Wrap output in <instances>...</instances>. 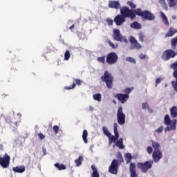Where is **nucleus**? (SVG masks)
Returning <instances> with one entry per match:
<instances>
[{"instance_id":"nucleus-7","label":"nucleus","mask_w":177,"mask_h":177,"mask_svg":"<svg viewBox=\"0 0 177 177\" xmlns=\"http://www.w3.org/2000/svg\"><path fill=\"white\" fill-rule=\"evenodd\" d=\"M113 38L114 41H118V42H128L127 37L121 34V32L118 29H113Z\"/></svg>"},{"instance_id":"nucleus-18","label":"nucleus","mask_w":177,"mask_h":177,"mask_svg":"<svg viewBox=\"0 0 177 177\" xmlns=\"http://www.w3.org/2000/svg\"><path fill=\"white\" fill-rule=\"evenodd\" d=\"M170 115L171 118H176L177 117V106H173L171 109H170Z\"/></svg>"},{"instance_id":"nucleus-31","label":"nucleus","mask_w":177,"mask_h":177,"mask_svg":"<svg viewBox=\"0 0 177 177\" xmlns=\"http://www.w3.org/2000/svg\"><path fill=\"white\" fill-rule=\"evenodd\" d=\"M167 3L169 8H174L177 5L176 0H167Z\"/></svg>"},{"instance_id":"nucleus-21","label":"nucleus","mask_w":177,"mask_h":177,"mask_svg":"<svg viewBox=\"0 0 177 177\" xmlns=\"http://www.w3.org/2000/svg\"><path fill=\"white\" fill-rule=\"evenodd\" d=\"M130 27L134 28V30H140L142 28V24L136 21L131 24Z\"/></svg>"},{"instance_id":"nucleus-12","label":"nucleus","mask_w":177,"mask_h":177,"mask_svg":"<svg viewBox=\"0 0 177 177\" xmlns=\"http://www.w3.org/2000/svg\"><path fill=\"white\" fill-rule=\"evenodd\" d=\"M129 42L131 44V49H142V45L138 42V40L133 36L130 37Z\"/></svg>"},{"instance_id":"nucleus-9","label":"nucleus","mask_w":177,"mask_h":177,"mask_svg":"<svg viewBox=\"0 0 177 177\" xmlns=\"http://www.w3.org/2000/svg\"><path fill=\"white\" fill-rule=\"evenodd\" d=\"M176 56V53L172 49L166 50L161 55V59L165 62L169 60V59L174 58Z\"/></svg>"},{"instance_id":"nucleus-17","label":"nucleus","mask_w":177,"mask_h":177,"mask_svg":"<svg viewBox=\"0 0 177 177\" xmlns=\"http://www.w3.org/2000/svg\"><path fill=\"white\" fill-rule=\"evenodd\" d=\"M12 171L14 172H17V174H23L26 171V167L24 166H17L12 168Z\"/></svg>"},{"instance_id":"nucleus-30","label":"nucleus","mask_w":177,"mask_h":177,"mask_svg":"<svg viewBox=\"0 0 177 177\" xmlns=\"http://www.w3.org/2000/svg\"><path fill=\"white\" fill-rule=\"evenodd\" d=\"M171 45L172 49H174V50L176 49V46H177V36L171 39Z\"/></svg>"},{"instance_id":"nucleus-44","label":"nucleus","mask_w":177,"mask_h":177,"mask_svg":"<svg viewBox=\"0 0 177 177\" xmlns=\"http://www.w3.org/2000/svg\"><path fill=\"white\" fill-rule=\"evenodd\" d=\"M138 37L139 41H140V42H143V41H145V35H143V33L138 34Z\"/></svg>"},{"instance_id":"nucleus-28","label":"nucleus","mask_w":177,"mask_h":177,"mask_svg":"<svg viewBox=\"0 0 177 177\" xmlns=\"http://www.w3.org/2000/svg\"><path fill=\"white\" fill-rule=\"evenodd\" d=\"M82 139L84 143H88V131L84 130L82 133Z\"/></svg>"},{"instance_id":"nucleus-37","label":"nucleus","mask_w":177,"mask_h":177,"mask_svg":"<svg viewBox=\"0 0 177 177\" xmlns=\"http://www.w3.org/2000/svg\"><path fill=\"white\" fill-rule=\"evenodd\" d=\"M107 44H109L112 49H117V48H118V44H114V43L111 42L109 39L107 40Z\"/></svg>"},{"instance_id":"nucleus-26","label":"nucleus","mask_w":177,"mask_h":177,"mask_svg":"<svg viewBox=\"0 0 177 177\" xmlns=\"http://www.w3.org/2000/svg\"><path fill=\"white\" fill-rule=\"evenodd\" d=\"M164 122L165 125H171L172 124V121H171V118H169V115H165Z\"/></svg>"},{"instance_id":"nucleus-23","label":"nucleus","mask_w":177,"mask_h":177,"mask_svg":"<svg viewBox=\"0 0 177 177\" xmlns=\"http://www.w3.org/2000/svg\"><path fill=\"white\" fill-rule=\"evenodd\" d=\"M117 147H119V149H123L125 148V146H124V141L122 138H120L117 142H116Z\"/></svg>"},{"instance_id":"nucleus-40","label":"nucleus","mask_w":177,"mask_h":177,"mask_svg":"<svg viewBox=\"0 0 177 177\" xmlns=\"http://www.w3.org/2000/svg\"><path fill=\"white\" fill-rule=\"evenodd\" d=\"M71 57V54H70V51L67 50L64 53V60H68Z\"/></svg>"},{"instance_id":"nucleus-15","label":"nucleus","mask_w":177,"mask_h":177,"mask_svg":"<svg viewBox=\"0 0 177 177\" xmlns=\"http://www.w3.org/2000/svg\"><path fill=\"white\" fill-rule=\"evenodd\" d=\"M109 6L111 9H121V4L118 1H109Z\"/></svg>"},{"instance_id":"nucleus-54","label":"nucleus","mask_w":177,"mask_h":177,"mask_svg":"<svg viewBox=\"0 0 177 177\" xmlns=\"http://www.w3.org/2000/svg\"><path fill=\"white\" fill-rule=\"evenodd\" d=\"M114 133H115V137L116 139H118V138H120V134L118 133V131H114Z\"/></svg>"},{"instance_id":"nucleus-27","label":"nucleus","mask_w":177,"mask_h":177,"mask_svg":"<svg viewBox=\"0 0 177 177\" xmlns=\"http://www.w3.org/2000/svg\"><path fill=\"white\" fill-rule=\"evenodd\" d=\"M124 158L126 160L127 164H129L132 161V155L129 153H125Z\"/></svg>"},{"instance_id":"nucleus-14","label":"nucleus","mask_w":177,"mask_h":177,"mask_svg":"<svg viewBox=\"0 0 177 177\" xmlns=\"http://www.w3.org/2000/svg\"><path fill=\"white\" fill-rule=\"evenodd\" d=\"M152 158L154 162H158L162 158V152L160 150H154L152 153Z\"/></svg>"},{"instance_id":"nucleus-45","label":"nucleus","mask_w":177,"mask_h":177,"mask_svg":"<svg viewBox=\"0 0 177 177\" xmlns=\"http://www.w3.org/2000/svg\"><path fill=\"white\" fill-rule=\"evenodd\" d=\"M170 68L172 69V70H177V62H174L173 64H171L170 65Z\"/></svg>"},{"instance_id":"nucleus-51","label":"nucleus","mask_w":177,"mask_h":177,"mask_svg":"<svg viewBox=\"0 0 177 177\" xmlns=\"http://www.w3.org/2000/svg\"><path fill=\"white\" fill-rule=\"evenodd\" d=\"M38 136L41 140H42V139H45V135H44V133H39L38 134Z\"/></svg>"},{"instance_id":"nucleus-61","label":"nucleus","mask_w":177,"mask_h":177,"mask_svg":"<svg viewBox=\"0 0 177 177\" xmlns=\"http://www.w3.org/2000/svg\"><path fill=\"white\" fill-rule=\"evenodd\" d=\"M75 27V26L73 24L71 27H69V30H71V31H73V28H74Z\"/></svg>"},{"instance_id":"nucleus-55","label":"nucleus","mask_w":177,"mask_h":177,"mask_svg":"<svg viewBox=\"0 0 177 177\" xmlns=\"http://www.w3.org/2000/svg\"><path fill=\"white\" fill-rule=\"evenodd\" d=\"M113 128H114V131H116L118 128V124L114 123Z\"/></svg>"},{"instance_id":"nucleus-50","label":"nucleus","mask_w":177,"mask_h":177,"mask_svg":"<svg viewBox=\"0 0 177 177\" xmlns=\"http://www.w3.org/2000/svg\"><path fill=\"white\" fill-rule=\"evenodd\" d=\"M142 106L143 110H146V109H147V107H149V104H147V102H143L142 104Z\"/></svg>"},{"instance_id":"nucleus-5","label":"nucleus","mask_w":177,"mask_h":177,"mask_svg":"<svg viewBox=\"0 0 177 177\" xmlns=\"http://www.w3.org/2000/svg\"><path fill=\"white\" fill-rule=\"evenodd\" d=\"M153 160H150L149 161H145L144 162H138L137 163V168L140 169L142 174H147V171L153 168Z\"/></svg>"},{"instance_id":"nucleus-11","label":"nucleus","mask_w":177,"mask_h":177,"mask_svg":"<svg viewBox=\"0 0 177 177\" xmlns=\"http://www.w3.org/2000/svg\"><path fill=\"white\" fill-rule=\"evenodd\" d=\"M118 122L119 125H124L125 124L126 116L122 111V106H119L117 113Z\"/></svg>"},{"instance_id":"nucleus-24","label":"nucleus","mask_w":177,"mask_h":177,"mask_svg":"<svg viewBox=\"0 0 177 177\" xmlns=\"http://www.w3.org/2000/svg\"><path fill=\"white\" fill-rule=\"evenodd\" d=\"M130 174H133L136 172V164L131 162L129 165Z\"/></svg>"},{"instance_id":"nucleus-53","label":"nucleus","mask_w":177,"mask_h":177,"mask_svg":"<svg viewBox=\"0 0 177 177\" xmlns=\"http://www.w3.org/2000/svg\"><path fill=\"white\" fill-rule=\"evenodd\" d=\"M140 59H141L142 60L146 59V55L145 54H140L139 56Z\"/></svg>"},{"instance_id":"nucleus-57","label":"nucleus","mask_w":177,"mask_h":177,"mask_svg":"<svg viewBox=\"0 0 177 177\" xmlns=\"http://www.w3.org/2000/svg\"><path fill=\"white\" fill-rule=\"evenodd\" d=\"M130 177H138V176L136 172V173H130Z\"/></svg>"},{"instance_id":"nucleus-56","label":"nucleus","mask_w":177,"mask_h":177,"mask_svg":"<svg viewBox=\"0 0 177 177\" xmlns=\"http://www.w3.org/2000/svg\"><path fill=\"white\" fill-rule=\"evenodd\" d=\"M74 88H75V83H73L72 84V86H71V87H66V89H73Z\"/></svg>"},{"instance_id":"nucleus-46","label":"nucleus","mask_w":177,"mask_h":177,"mask_svg":"<svg viewBox=\"0 0 177 177\" xmlns=\"http://www.w3.org/2000/svg\"><path fill=\"white\" fill-rule=\"evenodd\" d=\"M109 139L110 143H111V142H115V140H118V139L116 138L114 136H111V137L109 138Z\"/></svg>"},{"instance_id":"nucleus-41","label":"nucleus","mask_w":177,"mask_h":177,"mask_svg":"<svg viewBox=\"0 0 177 177\" xmlns=\"http://www.w3.org/2000/svg\"><path fill=\"white\" fill-rule=\"evenodd\" d=\"M127 5L129 6L132 10H133V9H136V4H134L133 1H127Z\"/></svg>"},{"instance_id":"nucleus-3","label":"nucleus","mask_w":177,"mask_h":177,"mask_svg":"<svg viewBox=\"0 0 177 177\" xmlns=\"http://www.w3.org/2000/svg\"><path fill=\"white\" fill-rule=\"evenodd\" d=\"M133 13H134L135 16H140L142 19L145 20H149L151 21L156 19V16L150 11L145 10L144 11L142 10L140 8H138L136 10H133Z\"/></svg>"},{"instance_id":"nucleus-35","label":"nucleus","mask_w":177,"mask_h":177,"mask_svg":"<svg viewBox=\"0 0 177 177\" xmlns=\"http://www.w3.org/2000/svg\"><path fill=\"white\" fill-rule=\"evenodd\" d=\"M159 3H160L162 8H164L165 10H168V6L167 5L165 0H159Z\"/></svg>"},{"instance_id":"nucleus-43","label":"nucleus","mask_w":177,"mask_h":177,"mask_svg":"<svg viewBox=\"0 0 177 177\" xmlns=\"http://www.w3.org/2000/svg\"><path fill=\"white\" fill-rule=\"evenodd\" d=\"M164 131V127L160 126L158 129H155V132L157 133H161Z\"/></svg>"},{"instance_id":"nucleus-62","label":"nucleus","mask_w":177,"mask_h":177,"mask_svg":"<svg viewBox=\"0 0 177 177\" xmlns=\"http://www.w3.org/2000/svg\"><path fill=\"white\" fill-rule=\"evenodd\" d=\"M89 109L91 110V111H93V107H92V106H89Z\"/></svg>"},{"instance_id":"nucleus-8","label":"nucleus","mask_w":177,"mask_h":177,"mask_svg":"<svg viewBox=\"0 0 177 177\" xmlns=\"http://www.w3.org/2000/svg\"><path fill=\"white\" fill-rule=\"evenodd\" d=\"M106 62L108 64H115L118 62V55L114 52L109 53L106 57Z\"/></svg>"},{"instance_id":"nucleus-16","label":"nucleus","mask_w":177,"mask_h":177,"mask_svg":"<svg viewBox=\"0 0 177 177\" xmlns=\"http://www.w3.org/2000/svg\"><path fill=\"white\" fill-rule=\"evenodd\" d=\"M173 77H175L176 81L171 82V84H172V86H173L174 91L177 93V69L174 70Z\"/></svg>"},{"instance_id":"nucleus-48","label":"nucleus","mask_w":177,"mask_h":177,"mask_svg":"<svg viewBox=\"0 0 177 177\" xmlns=\"http://www.w3.org/2000/svg\"><path fill=\"white\" fill-rule=\"evenodd\" d=\"M106 23L109 24V26H113L114 21H113V19L109 18L106 19Z\"/></svg>"},{"instance_id":"nucleus-29","label":"nucleus","mask_w":177,"mask_h":177,"mask_svg":"<svg viewBox=\"0 0 177 177\" xmlns=\"http://www.w3.org/2000/svg\"><path fill=\"white\" fill-rule=\"evenodd\" d=\"M54 166L55 167V168H57L59 171H62L66 169V165H64V164L55 163Z\"/></svg>"},{"instance_id":"nucleus-1","label":"nucleus","mask_w":177,"mask_h":177,"mask_svg":"<svg viewBox=\"0 0 177 177\" xmlns=\"http://www.w3.org/2000/svg\"><path fill=\"white\" fill-rule=\"evenodd\" d=\"M127 18L133 20L136 19V15H135L133 10L129 9V7L123 6L120 8V15H116L113 21L118 26H122L127 21Z\"/></svg>"},{"instance_id":"nucleus-34","label":"nucleus","mask_w":177,"mask_h":177,"mask_svg":"<svg viewBox=\"0 0 177 177\" xmlns=\"http://www.w3.org/2000/svg\"><path fill=\"white\" fill-rule=\"evenodd\" d=\"M151 143L154 150H160V144L158 142L151 140Z\"/></svg>"},{"instance_id":"nucleus-20","label":"nucleus","mask_w":177,"mask_h":177,"mask_svg":"<svg viewBox=\"0 0 177 177\" xmlns=\"http://www.w3.org/2000/svg\"><path fill=\"white\" fill-rule=\"evenodd\" d=\"M93 173L91 174V177H100V174L97 172V169L95 167V165H91V167Z\"/></svg>"},{"instance_id":"nucleus-13","label":"nucleus","mask_w":177,"mask_h":177,"mask_svg":"<svg viewBox=\"0 0 177 177\" xmlns=\"http://www.w3.org/2000/svg\"><path fill=\"white\" fill-rule=\"evenodd\" d=\"M115 97H116V99H118V100L120 102V103L124 104V103H127V102H128V100L129 99V95H128V94L125 95L123 93H117L115 95Z\"/></svg>"},{"instance_id":"nucleus-22","label":"nucleus","mask_w":177,"mask_h":177,"mask_svg":"<svg viewBox=\"0 0 177 177\" xmlns=\"http://www.w3.org/2000/svg\"><path fill=\"white\" fill-rule=\"evenodd\" d=\"M82 161H84V157L80 156L77 159L75 160L76 167H81V165H82Z\"/></svg>"},{"instance_id":"nucleus-59","label":"nucleus","mask_w":177,"mask_h":177,"mask_svg":"<svg viewBox=\"0 0 177 177\" xmlns=\"http://www.w3.org/2000/svg\"><path fill=\"white\" fill-rule=\"evenodd\" d=\"M44 156H46V149H45L44 147L42 148Z\"/></svg>"},{"instance_id":"nucleus-49","label":"nucleus","mask_w":177,"mask_h":177,"mask_svg":"<svg viewBox=\"0 0 177 177\" xmlns=\"http://www.w3.org/2000/svg\"><path fill=\"white\" fill-rule=\"evenodd\" d=\"M147 151L148 153V154H151V153H153V148L149 146L147 148Z\"/></svg>"},{"instance_id":"nucleus-32","label":"nucleus","mask_w":177,"mask_h":177,"mask_svg":"<svg viewBox=\"0 0 177 177\" xmlns=\"http://www.w3.org/2000/svg\"><path fill=\"white\" fill-rule=\"evenodd\" d=\"M93 98L97 102L102 101V95L100 93H95L93 95Z\"/></svg>"},{"instance_id":"nucleus-2","label":"nucleus","mask_w":177,"mask_h":177,"mask_svg":"<svg viewBox=\"0 0 177 177\" xmlns=\"http://www.w3.org/2000/svg\"><path fill=\"white\" fill-rule=\"evenodd\" d=\"M117 159H113L111 165L109 167V172L112 174V175H117L118 174V167L124 162V158H122V155L121 152L118 153Z\"/></svg>"},{"instance_id":"nucleus-63","label":"nucleus","mask_w":177,"mask_h":177,"mask_svg":"<svg viewBox=\"0 0 177 177\" xmlns=\"http://www.w3.org/2000/svg\"><path fill=\"white\" fill-rule=\"evenodd\" d=\"M113 103H114L115 104H117V102H115V100H113Z\"/></svg>"},{"instance_id":"nucleus-39","label":"nucleus","mask_w":177,"mask_h":177,"mask_svg":"<svg viewBox=\"0 0 177 177\" xmlns=\"http://www.w3.org/2000/svg\"><path fill=\"white\" fill-rule=\"evenodd\" d=\"M132 91H133V87L127 88L123 91V92H124V95H127V96H129V93H131V92H132Z\"/></svg>"},{"instance_id":"nucleus-42","label":"nucleus","mask_w":177,"mask_h":177,"mask_svg":"<svg viewBox=\"0 0 177 177\" xmlns=\"http://www.w3.org/2000/svg\"><path fill=\"white\" fill-rule=\"evenodd\" d=\"M127 62H129L130 63H136V60H135V58H132L131 57H127L126 58Z\"/></svg>"},{"instance_id":"nucleus-36","label":"nucleus","mask_w":177,"mask_h":177,"mask_svg":"<svg viewBox=\"0 0 177 177\" xmlns=\"http://www.w3.org/2000/svg\"><path fill=\"white\" fill-rule=\"evenodd\" d=\"M97 62L98 63H102V64H104L106 63V56H102L97 58Z\"/></svg>"},{"instance_id":"nucleus-10","label":"nucleus","mask_w":177,"mask_h":177,"mask_svg":"<svg viewBox=\"0 0 177 177\" xmlns=\"http://www.w3.org/2000/svg\"><path fill=\"white\" fill-rule=\"evenodd\" d=\"M0 165L2 168H8L10 165V156L6 153L3 157L0 156Z\"/></svg>"},{"instance_id":"nucleus-19","label":"nucleus","mask_w":177,"mask_h":177,"mask_svg":"<svg viewBox=\"0 0 177 177\" xmlns=\"http://www.w3.org/2000/svg\"><path fill=\"white\" fill-rule=\"evenodd\" d=\"M177 32V29H175L174 28H170L169 29V32L165 35V37L168 38L169 37H173V35H175Z\"/></svg>"},{"instance_id":"nucleus-47","label":"nucleus","mask_w":177,"mask_h":177,"mask_svg":"<svg viewBox=\"0 0 177 177\" xmlns=\"http://www.w3.org/2000/svg\"><path fill=\"white\" fill-rule=\"evenodd\" d=\"M53 129L55 133H56V134L59 133V126H57V125L53 126Z\"/></svg>"},{"instance_id":"nucleus-25","label":"nucleus","mask_w":177,"mask_h":177,"mask_svg":"<svg viewBox=\"0 0 177 177\" xmlns=\"http://www.w3.org/2000/svg\"><path fill=\"white\" fill-rule=\"evenodd\" d=\"M160 16L163 19V21L166 26H169V21H168V18H167V16L164 12H160Z\"/></svg>"},{"instance_id":"nucleus-52","label":"nucleus","mask_w":177,"mask_h":177,"mask_svg":"<svg viewBox=\"0 0 177 177\" xmlns=\"http://www.w3.org/2000/svg\"><path fill=\"white\" fill-rule=\"evenodd\" d=\"M161 83V78H157L156 80V86H157V85H158V84Z\"/></svg>"},{"instance_id":"nucleus-38","label":"nucleus","mask_w":177,"mask_h":177,"mask_svg":"<svg viewBox=\"0 0 177 177\" xmlns=\"http://www.w3.org/2000/svg\"><path fill=\"white\" fill-rule=\"evenodd\" d=\"M176 124H177V120L176 119L173 120L171 125L170 127V129L171 131H175L176 129Z\"/></svg>"},{"instance_id":"nucleus-4","label":"nucleus","mask_w":177,"mask_h":177,"mask_svg":"<svg viewBox=\"0 0 177 177\" xmlns=\"http://www.w3.org/2000/svg\"><path fill=\"white\" fill-rule=\"evenodd\" d=\"M101 80L102 82H105L109 89H111V88H113V81L114 80V77L109 71H104V75L101 77Z\"/></svg>"},{"instance_id":"nucleus-60","label":"nucleus","mask_w":177,"mask_h":177,"mask_svg":"<svg viewBox=\"0 0 177 177\" xmlns=\"http://www.w3.org/2000/svg\"><path fill=\"white\" fill-rule=\"evenodd\" d=\"M167 131H171V128L169 129V127H167L165 129V132H167Z\"/></svg>"},{"instance_id":"nucleus-33","label":"nucleus","mask_w":177,"mask_h":177,"mask_svg":"<svg viewBox=\"0 0 177 177\" xmlns=\"http://www.w3.org/2000/svg\"><path fill=\"white\" fill-rule=\"evenodd\" d=\"M103 132L104 133V135H106V136H107V138H111V133H110V131H109V129H107V127H103L102 128Z\"/></svg>"},{"instance_id":"nucleus-6","label":"nucleus","mask_w":177,"mask_h":177,"mask_svg":"<svg viewBox=\"0 0 177 177\" xmlns=\"http://www.w3.org/2000/svg\"><path fill=\"white\" fill-rule=\"evenodd\" d=\"M6 121L8 124H10L12 128H17L19 124H20V118L15 115H8L6 117Z\"/></svg>"},{"instance_id":"nucleus-58","label":"nucleus","mask_w":177,"mask_h":177,"mask_svg":"<svg viewBox=\"0 0 177 177\" xmlns=\"http://www.w3.org/2000/svg\"><path fill=\"white\" fill-rule=\"evenodd\" d=\"M75 82L77 85H81V80L80 79H76Z\"/></svg>"}]
</instances>
